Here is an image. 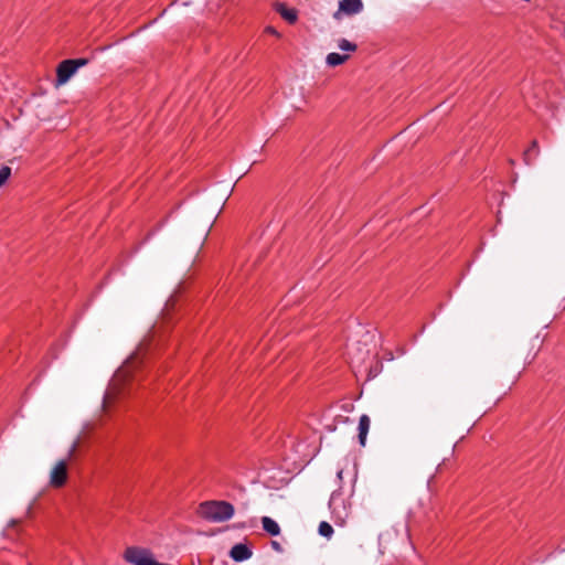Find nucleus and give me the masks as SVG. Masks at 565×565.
<instances>
[{
  "instance_id": "9d476101",
  "label": "nucleus",
  "mask_w": 565,
  "mask_h": 565,
  "mask_svg": "<svg viewBox=\"0 0 565 565\" xmlns=\"http://www.w3.org/2000/svg\"><path fill=\"white\" fill-rule=\"evenodd\" d=\"M262 524L265 532H267L271 536H278L280 534L279 524L269 516L262 518Z\"/></svg>"
},
{
  "instance_id": "0eeeda50",
  "label": "nucleus",
  "mask_w": 565,
  "mask_h": 565,
  "mask_svg": "<svg viewBox=\"0 0 565 565\" xmlns=\"http://www.w3.org/2000/svg\"><path fill=\"white\" fill-rule=\"evenodd\" d=\"M252 556L253 551L245 543H237L230 551V557L236 563L245 562L249 559Z\"/></svg>"
},
{
  "instance_id": "f03ea898",
  "label": "nucleus",
  "mask_w": 565,
  "mask_h": 565,
  "mask_svg": "<svg viewBox=\"0 0 565 565\" xmlns=\"http://www.w3.org/2000/svg\"><path fill=\"white\" fill-rule=\"evenodd\" d=\"M88 64L87 58H68L62 61L56 68V86L66 84L78 68Z\"/></svg>"
},
{
  "instance_id": "7ed1b4c3",
  "label": "nucleus",
  "mask_w": 565,
  "mask_h": 565,
  "mask_svg": "<svg viewBox=\"0 0 565 565\" xmlns=\"http://www.w3.org/2000/svg\"><path fill=\"white\" fill-rule=\"evenodd\" d=\"M329 509L335 524L343 525L350 515V504H347L340 491L334 490L329 499Z\"/></svg>"
},
{
  "instance_id": "4468645a",
  "label": "nucleus",
  "mask_w": 565,
  "mask_h": 565,
  "mask_svg": "<svg viewBox=\"0 0 565 565\" xmlns=\"http://www.w3.org/2000/svg\"><path fill=\"white\" fill-rule=\"evenodd\" d=\"M338 46L340 50L342 51H349V52H354L356 50V44L350 42L349 40L347 39H341L339 40L338 42Z\"/></svg>"
},
{
  "instance_id": "20e7f679",
  "label": "nucleus",
  "mask_w": 565,
  "mask_h": 565,
  "mask_svg": "<svg viewBox=\"0 0 565 565\" xmlns=\"http://www.w3.org/2000/svg\"><path fill=\"white\" fill-rule=\"evenodd\" d=\"M125 559L131 565H158V562L148 548L128 547L125 551Z\"/></svg>"
},
{
  "instance_id": "6e6552de",
  "label": "nucleus",
  "mask_w": 565,
  "mask_h": 565,
  "mask_svg": "<svg viewBox=\"0 0 565 565\" xmlns=\"http://www.w3.org/2000/svg\"><path fill=\"white\" fill-rule=\"evenodd\" d=\"M275 10L290 24L295 23L298 19L297 10L287 8L284 3H276Z\"/></svg>"
},
{
  "instance_id": "6ab92c4d",
  "label": "nucleus",
  "mask_w": 565,
  "mask_h": 565,
  "mask_svg": "<svg viewBox=\"0 0 565 565\" xmlns=\"http://www.w3.org/2000/svg\"><path fill=\"white\" fill-rule=\"evenodd\" d=\"M535 355H536V353H533V354H530V353H529V354L525 356L524 362H525V363H531V362L534 360Z\"/></svg>"
},
{
  "instance_id": "f257e3e1",
  "label": "nucleus",
  "mask_w": 565,
  "mask_h": 565,
  "mask_svg": "<svg viewBox=\"0 0 565 565\" xmlns=\"http://www.w3.org/2000/svg\"><path fill=\"white\" fill-rule=\"evenodd\" d=\"M199 513L202 519L212 523H222L233 518L234 505L223 500L204 501L199 505Z\"/></svg>"
},
{
  "instance_id": "1a4fd4ad",
  "label": "nucleus",
  "mask_w": 565,
  "mask_h": 565,
  "mask_svg": "<svg viewBox=\"0 0 565 565\" xmlns=\"http://www.w3.org/2000/svg\"><path fill=\"white\" fill-rule=\"evenodd\" d=\"M371 419L366 414H363L359 419V443L361 446L365 445L366 436L370 429Z\"/></svg>"
},
{
  "instance_id": "dca6fc26",
  "label": "nucleus",
  "mask_w": 565,
  "mask_h": 565,
  "mask_svg": "<svg viewBox=\"0 0 565 565\" xmlns=\"http://www.w3.org/2000/svg\"><path fill=\"white\" fill-rule=\"evenodd\" d=\"M77 446H78V438H76L72 445L70 446L68 450H67V454H66V458L67 461L73 457L74 452L76 451L77 449Z\"/></svg>"
},
{
  "instance_id": "4be33fe9",
  "label": "nucleus",
  "mask_w": 565,
  "mask_h": 565,
  "mask_svg": "<svg viewBox=\"0 0 565 565\" xmlns=\"http://www.w3.org/2000/svg\"><path fill=\"white\" fill-rule=\"evenodd\" d=\"M107 397H108V395H107V394H105V395H104V405L106 404V399H107Z\"/></svg>"
},
{
  "instance_id": "412c9836",
  "label": "nucleus",
  "mask_w": 565,
  "mask_h": 565,
  "mask_svg": "<svg viewBox=\"0 0 565 565\" xmlns=\"http://www.w3.org/2000/svg\"><path fill=\"white\" fill-rule=\"evenodd\" d=\"M342 475H343V470H342V469H339V470L337 471V478L339 479V481H341V480H342Z\"/></svg>"
},
{
  "instance_id": "ddd939ff",
  "label": "nucleus",
  "mask_w": 565,
  "mask_h": 565,
  "mask_svg": "<svg viewBox=\"0 0 565 565\" xmlns=\"http://www.w3.org/2000/svg\"><path fill=\"white\" fill-rule=\"evenodd\" d=\"M318 533L323 537L330 539L333 535V527L327 521H321L318 526Z\"/></svg>"
},
{
  "instance_id": "f8f14e48",
  "label": "nucleus",
  "mask_w": 565,
  "mask_h": 565,
  "mask_svg": "<svg viewBox=\"0 0 565 565\" xmlns=\"http://www.w3.org/2000/svg\"><path fill=\"white\" fill-rule=\"evenodd\" d=\"M348 57L349 56L345 54L331 52L327 55L326 63L328 66L334 67V66L343 64L348 60Z\"/></svg>"
},
{
  "instance_id": "423d86ee",
  "label": "nucleus",
  "mask_w": 565,
  "mask_h": 565,
  "mask_svg": "<svg viewBox=\"0 0 565 565\" xmlns=\"http://www.w3.org/2000/svg\"><path fill=\"white\" fill-rule=\"evenodd\" d=\"M362 10H363V2H362V0H341L339 2V9L334 13V18L339 19V15L341 13H344L347 15L358 14Z\"/></svg>"
},
{
  "instance_id": "39448f33",
  "label": "nucleus",
  "mask_w": 565,
  "mask_h": 565,
  "mask_svg": "<svg viewBox=\"0 0 565 565\" xmlns=\"http://www.w3.org/2000/svg\"><path fill=\"white\" fill-rule=\"evenodd\" d=\"M67 479V459H61L51 470L50 484L60 488Z\"/></svg>"
},
{
  "instance_id": "aec40b11",
  "label": "nucleus",
  "mask_w": 565,
  "mask_h": 565,
  "mask_svg": "<svg viewBox=\"0 0 565 565\" xmlns=\"http://www.w3.org/2000/svg\"><path fill=\"white\" fill-rule=\"evenodd\" d=\"M18 523H19V520H18V519H11V520L8 522L7 527H8V529H11V527L15 526V524H18Z\"/></svg>"
},
{
  "instance_id": "9b49d317",
  "label": "nucleus",
  "mask_w": 565,
  "mask_h": 565,
  "mask_svg": "<svg viewBox=\"0 0 565 565\" xmlns=\"http://www.w3.org/2000/svg\"><path fill=\"white\" fill-rule=\"evenodd\" d=\"M539 143L536 140L531 142V146L524 151L523 160L526 166L532 164V160L539 156Z\"/></svg>"
},
{
  "instance_id": "2eb2a0df",
  "label": "nucleus",
  "mask_w": 565,
  "mask_h": 565,
  "mask_svg": "<svg viewBox=\"0 0 565 565\" xmlns=\"http://www.w3.org/2000/svg\"><path fill=\"white\" fill-rule=\"evenodd\" d=\"M11 175V168L8 166H2L0 168V188L8 181Z\"/></svg>"
},
{
  "instance_id": "f3484780",
  "label": "nucleus",
  "mask_w": 565,
  "mask_h": 565,
  "mask_svg": "<svg viewBox=\"0 0 565 565\" xmlns=\"http://www.w3.org/2000/svg\"><path fill=\"white\" fill-rule=\"evenodd\" d=\"M265 31H266L267 33L273 34V35H276V36H278V35H279V33L277 32V30H276L274 26H271V25L266 26Z\"/></svg>"
},
{
  "instance_id": "a211bd4d",
  "label": "nucleus",
  "mask_w": 565,
  "mask_h": 565,
  "mask_svg": "<svg viewBox=\"0 0 565 565\" xmlns=\"http://www.w3.org/2000/svg\"><path fill=\"white\" fill-rule=\"evenodd\" d=\"M271 547L279 553L282 552V547L277 541L271 542Z\"/></svg>"
}]
</instances>
